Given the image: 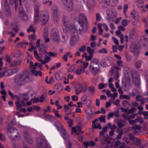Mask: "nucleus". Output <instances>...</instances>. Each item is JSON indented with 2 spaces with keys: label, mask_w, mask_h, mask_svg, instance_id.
Wrapping results in <instances>:
<instances>
[{
  "label": "nucleus",
  "mask_w": 148,
  "mask_h": 148,
  "mask_svg": "<svg viewBox=\"0 0 148 148\" xmlns=\"http://www.w3.org/2000/svg\"><path fill=\"white\" fill-rule=\"evenodd\" d=\"M55 87L57 91L58 92H60L63 89L62 85L60 84H58L55 86Z\"/></svg>",
  "instance_id": "a19ab883"
},
{
  "label": "nucleus",
  "mask_w": 148,
  "mask_h": 148,
  "mask_svg": "<svg viewBox=\"0 0 148 148\" xmlns=\"http://www.w3.org/2000/svg\"><path fill=\"white\" fill-rule=\"evenodd\" d=\"M62 2L68 11L71 12L73 11V8L72 0H62Z\"/></svg>",
  "instance_id": "9d476101"
},
{
  "label": "nucleus",
  "mask_w": 148,
  "mask_h": 148,
  "mask_svg": "<svg viewBox=\"0 0 148 148\" xmlns=\"http://www.w3.org/2000/svg\"><path fill=\"white\" fill-rule=\"evenodd\" d=\"M24 136L25 139L30 143L32 142V138L27 132L24 133Z\"/></svg>",
  "instance_id": "bb28decb"
},
{
  "label": "nucleus",
  "mask_w": 148,
  "mask_h": 148,
  "mask_svg": "<svg viewBox=\"0 0 148 148\" xmlns=\"http://www.w3.org/2000/svg\"><path fill=\"white\" fill-rule=\"evenodd\" d=\"M76 63L80 64V66H81L82 67V68H84V69L87 68L88 65V62H83L81 59L78 60L76 62Z\"/></svg>",
  "instance_id": "aec40b11"
},
{
  "label": "nucleus",
  "mask_w": 148,
  "mask_h": 148,
  "mask_svg": "<svg viewBox=\"0 0 148 148\" xmlns=\"http://www.w3.org/2000/svg\"><path fill=\"white\" fill-rule=\"evenodd\" d=\"M119 67V66H112L111 68V70L109 71V76L110 77L112 76L113 73L115 71H118L121 70V68Z\"/></svg>",
  "instance_id": "6ab92c4d"
},
{
  "label": "nucleus",
  "mask_w": 148,
  "mask_h": 148,
  "mask_svg": "<svg viewBox=\"0 0 148 148\" xmlns=\"http://www.w3.org/2000/svg\"><path fill=\"white\" fill-rule=\"evenodd\" d=\"M19 71L18 68L9 69L5 71V76H9L15 73H17Z\"/></svg>",
  "instance_id": "4468645a"
},
{
  "label": "nucleus",
  "mask_w": 148,
  "mask_h": 148,
  "mask_svg": "<svg viewBox=\"0 0 148 148\" xmlns=\"http://www.w3.org/2000/svg\"><path fill=\"white\" fill-rule=\"evenodd\" d=\"M87 96L86 95H83L82 97V100L84 104H86L87 103Z\"/></svg>",
  "instance_id": "603ef678"
},
{
  "label": "nucleus",
  "mask_w": 148,
  "mask_h": 148,
  "mask_svg": "<svg viewBox=\"0 0 148 148\" xmlns=\"http://www.w3.org/2000/svg\"><path fill=\"white\" fill-rule=\"evenodd\" d=\"M73 120L70 118L67 121V123L69 124V126L70 127H71L73 125Z\"/></svg>",
  "instance_id": "6e6d98bb"
},
{
  "label": "nucleus",
  "mask_w": 148,
  "mask_h": 148,
  "mask_svg": "<svg viewBox=\"0 0 148 148\" xmlns=\"http://www.w3.org/2000/svg\"><path fill=\"white\" fill-rule=\"evenodd\" d=\"M110 139L108 136H107L104 138V140H100V143L101 144V147L102 148H109L110 143Z\"/></svg>",
  "instance_id": "9b49d317"
},
{
  "label": "nucleus",
  "mask_w": 148,
  "mask_h": 148,
  "mask_svg": "<svg viewBox=\"0 0 148 148\" xmlns=\"http://www.w3.org/2000/svg\"><path fill=\"white\" fill-rule=\"evenodd\" d=\"M39 50L40 52L42 54H45L47 53V51L44 48H40Z\"/></svg>",
  "instance_id": "338daca9"
},
{
  "label": "nucleus",
  "mask_w": 148,
  "mask_h": 148,
  "mask_svg": "<svg viewBox=\"0 0 148 148\" xmlns=\"http://www.w3.org/2000/svg\"><path fill=\"white\" fill-rule=\"evenodd\" d=\"M129 23L128 21L126 19L123 20L121 22L122 25L124 27H125L128 25Z\"/></svg>",
  "instance_id": "de8ad7c7"
},
{
  "label": "nucleus",
  "mask_w": 148,
  "mask_h": 148,
  "mask_svg": "<svg viewBox=\"0 0 148 148\" xmlns=\"http://www.w3.org/2000/svg\"><path fill=\"white\" fill-rule=\"evenodd\" d=\"M51 39L54 42H58L60 41V37L59 36L58 31L56 29H53L51 32Z\"/></svg>",
  "instance_id": "0eeeda50"
},
{
  "label": "nucleus",
  "mask_w": 148,
  "mask_h": 148,
  "mask_svg": "<svg viewBox=\"0 0 148 148\" xmlns=\"http://www.w3.org/2000/svg\"><path fill=\"white\" fill-rule=\"evenodd\" d=\"M114 75V78L116 80H117L119 78V73L117 71H115Z\"/></svg>",
  "instance_id": "69168bd1"
},
{
  "label": "nucleus",
  "mask_w": 148,
  "mask_h": 148,
  "mask_svg": "<svg viewBox=\"0 0 148 148\" xmlns=\"http://www.w3.org/2000/svg\"><path fill=\"white\" fill-rule=\"evenodd\" d=\"M62 21V27L64 32L72 31L73 32L70 41V45L71 46L75 45L79 39L77 31V29L73 24H71L70 23L67 18L66 17L64 18Z\"/></svg>",
  "instance_id": "f257e3e1"
},
{
  "label": "nucleus",
  "mask_w": 148,
  "mask_h": 148,
  "mask_svg": "<svg viewBox=\"0 0 148 148\" xmlns=\"http://www.w3.org/2000/svg\"><path fill=\"white\" fill-rule=\"evenodd\" d=\"M47 54L50 56L53 57H56L57 56V53H53L49 52L47 53Z\"/></svg>",
  "instance_id": "13d9d810"
},
{
  "label": "nucleus",
  "mask_w": 148,
  "mask_h": 148,
  "mask_svg": "<svg viewBox=\"0 0 148 148\" xmlns=\"http://www.w3.org/2000/svg\"><path fill=\"white\" fill-rule=\"evenodd\" d=\"M29 79L28 72L25 71L17 75L15 79V81L18 85L21 86L24 84Z\"/></svg>",
  "instance_id": "7ed1b4c3"
},
{
  "label": "nucleus",
  "mask_w": 148,
  "mask_h": 148,
  "mask_svg": "<svg viewBox=\"0 0 148 148\" xmlns=\"http://www.w3.org/2000/svg\"><path fill=\"white\" fill-rule=\"evenodd\" d=\"M132 128L134 130L133 132L134 134H137V132L136 130H140L141 129V127L139 125H135L132 127Z\"/></svg>",
  "instance_id": "c756f323"
},
{
  "label": "nucleus",
  "mask_w": 148,
  "mask_h": 148,
  "mask_svg": "<svg viewBox=\"0 0 148 148\" xmlns=\"http://www.w3.org/2000/svg\"><path fill=\"white\" fill-rule=\"evenodd\" d=\"M130 48L134 55H136L138 53V47L136 44L134 43L131 44L130 46Z\"/></svg>",
  "instance_id": "dca6fc26"
},
{
  "label": "nucleus",
  "mask_w": 148,
  "mask_h": 148,
  "mask_svg": "<svg viewBox=\"0 0 148 148\" xmlns=\"http://www.w3.org/2000/svg\"><path fill=\"white\" fill-rule=\"evenodd\" d=\"M99 53H105L107 54L108 53V51L105 48H102L98 51Z\"/></svg>",
  "instance_id": "09e8293b"
},
{
  "label": "nucleus",
  "mask_w": 148,
  "mask_h": 148,
  "mask_svg": "<svg viewBox=\"0 0 148 148\" xmlns=\"http://www.w3.org/2000/svg\"><path fill=\"white\" fill-rule=\"evenodd\" d=\"M95 4V2L93 1H91L87 3V6L89 11L92 8Z\"/></svg>",
  "instance_id": "2f4dec72"
},
{
  "label": "nucleus",
  "mask_w": 148,
  "mask_h": 148,
  "mask_svg": "<svg viewBox=\"0 0 148 148\" xmlns=\"http://www.w3.org/2000/svg\"><path fill=\"white\" fill-rule=\"evenodd\" d=\"M29 99V98L27 96H26V97L23 98L22 99V101H21V103L22 105L24 106H26L25 103L24 102V101H27Z\"/></svg>",
  "instance_id": "bf43d9fd"
},
{
  "label": "nucleus",
  "mask_w": 148,
  "mask_h": 148,
  "mask_svg": "<svg viewBox=\"0 0 148 148\" xmlns=\"http://www.w3.org/2000/svg\"><path fill=\"white\" fill-rule=\"evenodd\" d=\"M89 91L91 94H93L95 92L94 88L93 86H91L89 88Z\"/></svg>",
  "instance_id": "e2e57ef3"
},
{
  "label": "nucleus",
  "mask_w": 148,
  "mask_h": 148,
  "mask_svg": "<svg viewBox=\"0 0 148 148\" xmlns=\"http://www.w3.org/2000/svg\"><path fill=\"white\" fill-rule=\"evenodd\" d=\"M49 18V14L46 10L41 12L39 16L38 15V20L41 22L42 25L46 24L48 22Z\"/></svg>",
  "instance_id": "423d86ee"
},
{
  "label": "nucleus",
  "mask_w": 148,
  "mask_h": 148,
  "mask_svg": "<svg viewBox=\"0 0 148 148\" xmlns=\"http://www.w3.org/2000/svg\"><path fill=\"white\" fill-rule=\"evenodd\" d=\"M79 22V24L86 22L87 18L86 15L83 14H80L78 16Z\"/></svg>",
  "instance_id": "f3484780"
},
{
  "label": "nucleus",
  "mask_w": 148,
  "mask_h": 148,
  "mask_svg": "<svg viewBox=\"0 0 148 148\" xmlns=\"http://www.w3.org/2000/svg\"><path fill=\"white\" fill-rule=\"evenodd\" d=\"M55 77L56 79L58 80L61 79L62 78L60 76V74L58 73H55Z\"/></svg>",
  "instance_id": "052dcab7"
},
{
  "label": "nucleus",
  "mask_w": 148,
  "mask_h": 148,
  "mask_svg": "<svg viewBox=\"0 0 148 148\" xmlns=\"http://www.w3.org/2000/svg\"><path fill=\"white\" fill-rule=\"evenodd\" d=\"M125 124V121L123 120H121L117 122V125L119 127H124Z\"/></svg>",
  "instance_id": "4c0bfd02"
},
{
  "label": "nucleus",
  "mask_w": 148,
  "mask_h": 148,
  "mask_svg": "<svg viewBox=\"0 0 148 148\" xmlns=\"http://www.w3.org/2000/svg\"><path fill=\"white\" fill-rule=\"evenodd\" d=\"M22 62L21 59H19L16 61H13L10 62V66H15L19 65Z\"/></svg>",
  "instance_id": "393cba45"
},
{
  "label": "nucleus",
  "mask_w": 148,
  "mask_h": 148,
  "mask_svg": "<svg viewBox=\"0 0 148 148\" xmlns=\"http://www.w3.org/2000/svg\"><path fill=\"white\" fill-rule=\"evenodd\" d=\"M105 132L103 131H100L99 132V138L101 140L103 139L104 140V138L105 137H104L103 135L104 134Z\"/></svg>",
  "instance_id": "3c124183"
},
{
  "label": "nucleus",
  "mask_w": 148,
  "mask_h": 148,
  "mask_svg": "<svg viewBox=\"0 0 148 148\" xmlns=\"http://www.w3.org/2000/svg\"><path fill=\"white\" fill-rule=\"evenodd\" d=\"M108 85L106 84H103L102 83H100L99 84L98 87L99 89H101L103 88H105L107 87Z\"/></svg>",
  "instance_id": "c03bdc74"
},
{
  "label": "nucleus",
  "mask_w": 148,
  "mask_h": 148,
  "mask_svg": "<svg viewBox=\"0 0 148 148\" xmlns=\"http://www.w3.org/2000/svg\"><path fill=\"white\" fill-rule=\"evenodd\" d=\"M99 60L98 59L94 58L91 61L89 68L92 75H95L99 72Z\"/></svg>",
  "instance_id": "f03ea898"
},
{
  "label": "nucleus",
  "mask_w": 148,
  "mask_h": 148,
  "mask_svg": "<svg viewBox=\"0 0 148 148\" xmlns=\"http://www.w3.org/2000/svg\"><path fill=\"white\" fill-rule=\"evenodd\" d=\"M76 69L75 65L73 64L70 67L67 68L68 72H72L75 71Z\"/></svg>",
  "instance_id": "f704fd0d"
},
{
  "label": "nucleus",
  "mask_w": 148,
  "mask_h": 148,
  "mask_svg": "<svg viewBox=\"0 0 148 148\" xmlns=\"http://www.w3.org/2000/svg\"><path fill=\"white\" fill-rule=\"evenodd\" d=\"M85 112L86 114H92L93 113L92 109L90 108H88L85 110Z\"/></svg>",
  "instance_id": "37998d69"
},
{
  "label": "nucleus",
  "mask_w": 148,
  "mask_h": 148,
  "mask_svg": "<svg viewBox=\"0 0 148 148\" xmlns=\"http://www.w3.org/2000/svg\"><path fill=\"white\" fill-rule=\"evenodd\" d=\"M15 130L17 131L16 129L12 127H10V126L9 125L8 127L7 132V133L8 135L10 137V134L14 132Z\"/></svg>",
  "instance_id": "e433bc0d"
},
{
  "label": "nucleus",
  "mask_w": 148,
  "mask_h": 148,
  "mask_svg": "<svg viewBox=\"0 0 148 148\" xmlns=\"http://www.w3.org/2000/svg\"><path fill=\"white\" fill-rule=\"evenodd\" d=\"M110 0H102V5L104 8H106L110 4Z\"/></svg>",
  "instance_id": "473e14b6"
},
{
  "label": "nucleus",
  "mask_w": 148,
  "mask_h": 148,
  "mask_svg": "<svg viewBox=\"0 0 148 148\" xmlns=\"http://www.w3.org/2000/svg\"><path fill=\"white\" fill-rule=\"evenodd\" d=\"M52 12L53 17L54 19H56L59 17L60 12L58 7L55 5L53 6L52 8Z\"/></svg>",
  "instance_id": "f8f14e48"
},
{
  "label": "nucleus",
  "mask_w": 148,
  "mask_h": 148,
  "mask_svg": "<svg viewBox=\"0 0 148 148\" xmlns=\"http://www.w3.org/2000/svg\"><path fill=\"white\" fill-rule=\"evenodd\" d=\"M117 132L118 133V134L116 138V139L117 140L120 139L121 138L122 135L123 134V130L122 129L120 130V131L119 133L117 131Z\"/></svg>",
  "instance_id": "ea45409f"
},
{
  "label": "nucleus",
  "mask_w": 148,
  "mask_h": 148,
  "mask_svg": "<svg viewBox=\"0 0 148 148\" xmlns=\"http://www.w3.org/2000/svg\"><path fill=\"white\" fill-rule=\"evenodd\" d=\"M128 114H122V116L124 119L128 120H129V115H128Z\"/></svg>",
  "instance_id": "4d7b16f0"
},
{
  "label": "nucleus",
  "mask_w": 148,
  "mask_h": 148,
  "mask_svg": "<svg viewBox=\"0 0 148 148\" xmlns=\"http://www.w3.org/2000/svg\"><path fill=\"white\" fill-rule=\"evenodd\" d=\"M139 93V92L136 89H134L133 90L132 95H131V96H133Z\"/></svg>",
  "instance_id": "5fc2aeb1"
},
{
  "label": "nucleus",
  "mask_w": 148,
  "mask_h": 148,
  "mask_svg": "<svg viewBox=\"0 0 148 148\" xmlns=\"http://www.w3.org/2000/svg\"><path fill=\"white\" fill-rule=\"evenodd\" d=\"M79 89H80V91L81 92H84L86 90V87L85 86H83L82 85L79 83L78 84Z\"/></svg>",
  "instance_id": "72a5a7b5"
},
{
  "label": "nucleus",
  "mask_w": 148,
  "mask_h": 148,
  "mask_svg": "<svg viewBox=\"0 0 148 148\" xmlns=\"http://www.w3.org/2000/svg\"><path fill=\"white\" fill-rule=\"evenodd\" d=\"M34 55L36 59H37V60L39 61L40 60V58L42 57V56H38L37 51L36 50L34 51Z\"/></svg>",
  "instance_id": "a18cd8bd"
},
{
  "label": "nucleus",
  "mask_w": 148,
  "mask_h": 148,
  "mask_svg": "<svg viewBox=\"0 0 148 148\" xmlns=\"http://www.w3.org/2000/svg\"><path fill=\"white\" fill-rule=\"evenodd\" d=\"M28 45V43L25 42H19L18 45L23 48H25Z\"/></svg>",
  "instance_id": "58836bf2"
},
{
  "label": "nucleus",
  "mask_w": 148,
  "mask_h": 148,
  "mask_svg": "<svg viewBox=\"0 0 148 148\" xmlns=\"http://www.w3.org/2000/svg\"><path fill=\"white\" fill-rule=\"evenodd\" d=\"M142 64V62L140 61H137L135 64L136 68L138 69L140 68Z\"/></svg>",
  "instance_id": "8fccbe9b"
},
{
  "label": "nucleus",
  "mask_w": 148,
  "mask_h": 148,
  "mask_svg": "<svg viewBox=\"0 0 148 148\" xmlns=\"http://www.w3.org/2000/svg\"><path fill=\"white\" fill-rule=\"evenodd\" d=\"M134 121L135 123L139 122L140 124H142L144 122L143 118L140 116L137 117L134 120Z\"/></svg>",
  "instance_id": "c9c22d12"
},
{
  "label": "nucleus",
  "mask_w": 148,
  "mask_h": 148,
  "mask_svg": "<svg viewBox=\"0 0 148 148\" xmlns=\"http://www.w3.org/2000/svg\"><path fill=\"white\" fill-rule=\"evenodd\" d=\"M106 14L108 20L110 21L112 18L117 16V14L116 11L113 9H108L106 11Z\"/></svg>",
  "instance_id": "6e6552de"
},
{
  "label": "nucleus",
  "mask_w": 148,
  "mask_h": 148,
  "mask_svg": "<svg viewBox=\"0 0 148 148\" xmlns=\"http://www.w3.org/2000/svg\"><path fill=\"white\" fill-rule=\"evenodd\" d=\"M37 145L38 146L43 147L47 145V143L44 140L39 139L37 141Z\"/></svg>",
  "instance_id": "4be33fe9"
},
{
  "label": "nucleus",
  "mask_w": 148,
  "mask_h": 148,
  "mask_svg": "<svg viewBox=\"0 0 148 148\" xmlns=\"http://www.w3.org/2000/svg\"><path fill=\"white\" fill-rule=\"evenodd\" d=\"M19 12L22 19L25 21L27 20L28 19V16L23 9L22 10H19Z\"/></svg>",
  "instance_id": "412c9836"
},
{
  "label": "nucleus",
  "mask_w": 148,
  "mask_h": 148,
  "mask_svg": "<svg viewBox=\"0 0 148 148\" xmlns=\"http://www.w3.org/2000/svg\"><path fill=\"white\" fill-rule=\"evenodd\" d=\"M97 120H95L94 121H93L92 122V127L95 129H98L99 130H101V129L102 127L101 125L98 123H95V122L97 121Z\"/></svg>",
  "instance_id": "cd10ccee"
},
{
  "label": "nucleus",
  "mask_w": 148,
  "mask_h": 148,
  "mask_svg": "<svg viewBox=\"0 0 148 148\" xmlns=\"http://www.w3.org/2000/svg\"><path fill=\"white\" fill-rule=\"evenodd\" d=\"M123 71L125 77L127 79H128V82H131V79H132L133 83H134L136 86H137L139 84V79L133 77V74L131 72V70L128 67H124Z\"/></svg>",
  "instance_id": "20e7f679"
},
{
  "label": "nucleus",
  "mask_w": 148,
  "mask_h": 148,
  "mask_svg": "<svg viewBox=\"0 0 148 148\" xmlns=\"http://www.w3.org/2000/svg\"><path fill=\"white\" fill-rule=\"evenodd\" d=\"M130 17H131L133 21V25H136V23L138 21L139 18L138 12L134 10H132L130 12Z\"/></svg>",
  "instance_id": "1a4fd4ad"
},
{
  "label": "nucleus",
  "mask_w": 148,
  "mask_h": 148,
  "mask_svg": "<svg viewBox=\"0 0 148 148\" xmlns=\"http://www.w3.org/2000/svg\"><path fill=\"white\" fill-rule=\"evenodd\" d=\"M133 142L136 145H139L140 144V140L137 138H135V139L134 141Z\"/></svg>",
  "instance_id": "774afa93"
},
{
  "label": "nucleus",
  "mask_w": 148,
  "mask_h": 148,
  "mask_svg": "<svg viewBox=\"0 0 148 148\" xmlns=\"http://www.w3.org/2000/svg\"><path fill=\"white\" fill-rule=\"evenodd\" d=\"M85 70L84 69V68H82V66H79V68L77 69L76 70H75L74 73L77 75H80L81 74L84 72Z\"/></svg>",
  "instance_id": "a878e982"
},
{
  "label": "nucleus",
  "mask_w": 148,
  "mask_h": 148,
  "mask_svg": "<svg viewBox=\"0 0 148 148\" xmlns=\"http://www.w3.org/2000/svg\"><path fill=\"white\" fill-rule=\"evenodd\" d=\"M55 125L58 130L60 132L62 136L64 139L65 140L68 139L69 137V136L62 125L57 122L55 123Z\"/></svg>",
  "instance_id": "39448f33"
},
{
  "label": "nucleus",
  "mask_w": 148,
  "mask_h": 148,
  "mask_svg": "<svg viewBox=\"0 0 148 148\" xmlns=\"http://www.w3.org/2000/svg\"><path fill=\"white\" fill-rule=\"evenodd\" d=\"M118 96L117 93L116 92H114L113 94H111L110 97L113 99H115V97Z\"/></svg>",
  "instance_id": "680f3d73"
},
{
  "label": "nucleus",
  "mask_w": 148,
  "mask_h": 148,
  "mask_svg": "<svg viewBox=\"0 0 148 148\" xmlns=\"http://www.w3.org/2000/svg\"><path fill=\"white\" fill-rule=\"evenodd\" d=\"M103 26L105 28V30L107 31L109 29L107 25L105 23H99L97 25V27L99 30V34L100 35H101L103 33V30L102 29V27Z\"/></svg>",
  "instance_id": "ddd939ff"
},
{
  "label": "nucleus",
  "mask_w": 148,
  "mask_h": 148,
  "mask_svg": "<svg viewBox=\"0 0 148 148\" xmlns=\"http://www.w3.org/2000/svg\"><path fill=\"white\" fill-rule=\"evenodd\" d=\"M84 145L85 148L87 147L90 145L92 146L95 145V143L92 141L88 142H84Z\"/></svg>",
  "instance_id": "7c9ffc66"
},
{
  "label": "nucleus",
  "mask_w": 148,
  "mask_h": 148,
  "mask_svg": "<svg viewBox=\"0 0 148 148\" xmlns=\"http://www.w3.org/2000/svg\"><path fill=\"white\" fill-rule=\"evenodd\" d=\"M72 130L71 133L72 134L74 132L76 133L77 135H78L80 133H82V132H81L80 127L79 126L73 127L72 128Z\"/></svg>",
  "instance_id": "5701e85b"
},
{
  "label": "nucleus",
  "mask_w": 148,
  "mask_h": 148,
  "mask_svg": "<svg viewBox=\"0 0 148 148\" xmlns=\"http://www.w3.org/2000/svg\"><path fill=\"white\" fill-rule=\"evenodd\" d=\"M120 99H126L129 100L130 97L129 96L126 95H121L120 96Z\"/></svg>",
  "instance_id": "864d4df0"
},
{
  "label": "nucleus",
  "mask_w": 148,
  "mask_h": 148,
  "mask_svg": "<svg viewBox=\"0 0 148 148\" xmlns=\"http://www.w3.org/2000/svg\"><path fill=\"white\" fill-rule=\"evenodd\" d=\"M107 61L106 60H103L101 62V65L104 66H107L108 65L107 64Z\"/></svg>",
  "instance_id": "0e129e2a"
},
{
  "label": "nucleus",
  "mask_w": 148,
  "mask_h": 148,
  "mask_svg": "<svg viewBox=\"0 0 148 148\" xmlns=\"http://www.w3.org/2000/svg\"><path fill=\"white\" fill-rule=\"evenodd\" d=\"M21 103H22L21 101L19 100H18L15 103V104L17 107V109L18 110L20 109L22 106Z\"/></svg>",
  "instance_id": "79ce46f5"
},
{
  "label": "nucleus",
  "mask_w": 148,
  "mask_h": 148,
  "mask_svg": "<svg viewBox=\"0 0 148 148\" xmlns=\"http://www.w3.org/2000/svg\"><path fill=\"white\" fill-rule=\"evenodd\" d=\"M30 69L32 73L36 76L39 75L40 76H42V73L41 71H38L35 70V69H36V66L35 65H32L30 67Z\"/></svg>",
  "instance_id": "a211bd4d"
},
{
  "label": "nucleus",
  "mask_w": 148,
  "mask_h": 148,
  "mask_svg": "<svg viewBox=\"0 0 148 148\" xmlns=\"http://www.w3.org/2000/svg\"><path fill=\"white\" fill-rule=\"evenodd\" d=\"M115 148H124L125 146V144L123 143H120L119 141H117L114 143Z\"/></svg>",
  "instance_id": "b1692460"
},
{
  "label": "nucleus",
  "mask_w": 148,
  "mask_h": 148,
  "mask_svg": "<svg viewBox=\"0 0 148 148\" xmlns=\"http://www.w3.org/2000/svg\"><path fill=\"white\" fill-rule=\"evenodd\" d=\"M87 51L89 54L91 55L94 53V49H92L90 47H88L87 48Z\"/></svg>",
  "instance_id": "49530a36"
},
{
  "label": "nucleus",
  "mask_w": 148,
  "mask_h": 148,
  "mask_svg": "<svg viewBox=\"0 0 148 148\" xmlns=\"http://www.w3.org/2000/svg\"><path fill=\"white\" fill-rule=\"evenodd\" d=\"M42 56L40 60L39 61H40L43 64H45L46 63H48L51 60V58L48 56H46L44 58V60H42Z\"/></svg>",
  "instance_id": "c85d7f7f"
},
{
  "label": "nucleus",
  "mask_w": 148,
  "mask_h": 148,
  "mask_svg": "<svg viewBox=\"0 0 148 148\" xmlns=\"http://www.w3.org/2000/svg\"><path fill=\"white\" fill-rule=\"evenodd\" d=\"M39 7L38 5H35L34 6L35 14L34 16V22L38 23V21Z\"/></svg>",
  "instance_id": "2eb2a0df"
}]
</instances>
